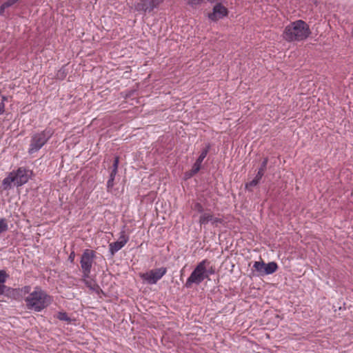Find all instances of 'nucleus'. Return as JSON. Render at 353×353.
Wrapping results in <instances>:
<instances>
[{
  "label": "nucleus",
  "mask_w": 353,
  "mask_h": 353,
  "mask_svg": "<svg viewBox=\"0 0 353 353\" xmlns=\"http://www.w3.org/2000/svg\"><path fill=\"white\" fill-rule=\"evenodd\" d=\"M30 290V288L29 287H24L23 288V293H28Z\"/></svg>",
  "instance_id": "nucleus-30"
},
{
  "label": "nucleus",
  "mask_w": 353,
  "mask_h": 353,
  "mask_svg": "<svg viewBox=\"0 0 353 353\" xmlns=\"http://www.w3.org/2000/svg\"><path fill=\"white\" fill-rule=\"evenodd\" d=\"M213 215L209 212H203L199 218V223L201 225H206L208 223H211Z\"/></svg>",
  "instance_id": "nucleus-13"
},
{
  "label": "nucleus",
  "mask_w": 353,
  "mask_h": 353,
  "mask_svg": "<svg viewBox=\"0 0 353 353\" xmlns=\"http://www.w3.org/2000/svg\"><path fill=\"white\" fill-rule=\"evenodd\" d=\"M57 319L60 321H70V317L65 312H59L57 314Z\"/></svg>",
  "instance_id": "nucleus-22"
},
{
  "label": "nucleus",
  "mask_w": 353,
  "mask_h": 353,
  "mask_svg": "<svg viewBox=\"0 0 353 353\" xmlns=\"http://www.w3.org/2000/svg\"><path fill=\"white\" fill-rule=\"evenodd\" d=\"M228 13V9L220 3H217L214 6L212 12L209 13L208 17L210 20L216 21L227 16Z\"/></svg>",
  "instance_id": "nucleus-10"
},
{
  "label": "nucleus",
  "mask_w": 353,
  "mask_h": 353,
  "mask_svg": "<svg viewBox=\"0 0 353 353\" xmlns=\"http://www.w3.org/2000/svg\"><path fill=\"white\" fill-rule=\"evenodd\" d=\"M52 134L51 130H46L34 134L30 141L28 153L32 154L39 151L50 138Z\"/></svg>",
  "instance_id": "nucleus-4"
},
{
  "label": "nucleus",
  "mask_w": 353,
  "mask_h": 353,
  "mask_svg": "<svg viewBox=\"0 0 353 353\" xmlns=\"http://www.w3.org/2000/svg\"><path fill=\"white\" fill-rule=\"evenodd\" d=\"M261 179H258V177L256 176L255 178L252 179L250 182L246 183L245 188L247 189H250L252 187L256 186Z\"/></svg>",
  "instance_id": "nucleus-20"
},
{
  "label": "nucleus",
  "mask_w": 353,
  "mask_h": 353,
  "mask_svg": "<svg viewBox=\"0 0 353 353\" xmlns=\"http://www.w3.org/2000/svg\"><path fill=\"white\" fill-rule=\"evenodd\" d=\"M27 306L34 311H41L50 303V297L47 296L41 289L36 288L26 299Z\"/></svg>",
  "instance_id": "nucleus-2"
},
{
  "label": "nucleus",
  "mask_w": 353,
  "mask_h": 353,
  "mask_svg": "<svg viewBox=\"0 0 353 353\" xmlns=\"http://www.w3.org/2000/svg\"><path fill=\"white\" fill-rule=\"evenodd\" d=\"M167 272L165 268H159L151 270L145 273L140 274L141 278L147 283L153 285L156 284Z\"/></svg>",
  "instance_id": "nucleus-6"
},
{
  "label": "nucleus",
  "mask_w": 353,
  "mask_h": 353,
  "mask_svg": "<svg viewBox=\"0 0 353 353\" xmlns=\"http://www.w3.org/2000/svg\"><path fill=\"white\" fill-rule=\"evenodd\" d=\"M22 185V171L19 168L17 172H12L2 181V186L5 190Z\"/></svg>",
  "instance_id": "nucleus-5"
},
{
  "label": "nucleus",
  "mask_w": 353,
  "mask_h": 353,
  "mask_svg": "<svg viewBox=\"0 0 353 353\" xmlns=\"http://www.w3.org/2000/svg\"><path fill=\"white\" fill-rule=\"evenodd\" d=\"M225 221L223 217L221 216H214L212 217V220L211 224L215 227L219 226V225L224 224Z\"/></svg>",
  "instance_id": "nucleus-16"
},
{
  "label": "nucleus",
  "mask_w": 353,
  "mask_h": 353,
  "mask_svg": "<svg viewBox=\"0 0 353 353\" xmlns=\"http://www.w3.org/2000/svg\"><path fill=\"white\" fill-rule=\"evenodd\" d=\"M124 245H125L119 241L111 243L109 245L110 252H111L112 254H114V253L120 250Z\"/></svg>",
  "instance_id": "nucleus-14"
},
{
  "label": "nucleus",
  "mask_w": 353,
  "mask_h": 353,
  "mask_svg": "<svg viewBox=\"0 0 353 353\" xmlns=\"http://www.w3.org/2000/svg\"><path fill=\"white\" fill-rule=\"evenodd\" d=\"M116 175H113L112 174H110V178L107 182V187L108 189L112 188L114 185V180Z\"/></svg>",
  "instance_id": "nucleus-23"
},
{
  "label": "nucleus",
  "mask_w": 353,
  "mask_h": 353,
  "mask_svg": "<svg viewBox=\"0 0 353 353\" xmlns=\"http://www.w3.org/2000/svg\"><path fill=\"white\" fill-rule=\"evenodd\" d=\"M128 240H129V236L125 234V232L124 231H121L120 232V236H119L118 241H121L122 243L125 245L127 243V242L128 241Z\"/></svg>",
  "instance_id": "nucleus-18"
},
{
  "label": "nucleus",
  "mask_w": 353,
  "mask_h": 353,
  "mask_svg": "<svg viewBox=\"0 0 353 353\" xmlns=\"http://www.w3.org/2000/svg\"><path fill=\"white\" fill-rule=\"evenodd\" d=\"M12 221H14L17 225L20 223V218L17 214L14 212V214L12 215Z\"/></svg>",
  "instance_id": "nucleus-26"
},
{
  "label": "nucleus",
  "mask_w": 353,
  "mask_h": 353,
  "mask_svg": "<svg viewBox=\"0 0 353 353\" xmlns=\"http://www.w3.org/2000/svg\"><path fill=\"white\" fill-rule=\"evenodd\" d=\"M5 99L4 97H3L2 101L0 103V114H3L5 110V104L3 102V100Z\"/></svg>",
  "instance_id": "nucleus-29"
},
{
  "label": "nucleus",
  "mask_w": 353,
  "mask_h": 353,
  "mask_svg": "<svg viewBox=\"0 0 353 353\" xmlns=\"http://www.w3.org/2000/svg\"><path fill=\"white\" fill-rule=\"evenodd\" d=\"M8 278V274L6 272L5 270H0V295L3 294L7 289V287L5 285V283Z\"/></svg>",
  "instance_id": "nucleus-12"
},
{
  "label": "nucleus",
  "mask_w": 353,
  "mask_h": 353,
  "mask_svg": "<svg viewBox=\"0 0 353 353\" xmlns=\"http://www.w3.org/2000/svg\"><path fill=\"white\" fill-rule=\"evenodd\" d=\"M202 0H186L187 3L191 6L199 4Z\"/></svg>",
  "instance_id": "nucleus-27"
},
{
  "label": "nucleus",
  "mask_w": 353,
  "mask_h": 353,
  "mask_svg": "<svg viewBox=\"0 0 353 353\" xmlns=\"http://www.w3.org/2000/svg\"><path fill=\"white\" fill-rule=\"evenodd\" d=\"M164 0H139L134 4V9L138 12H151L159 7Z\"/></svg>",
  "instance_id": "nucleus-7"
},
{
  "label": "nucleus",
  "mask_w": 353,
  "mask_h": 353,
  "mask_svg": "<svg viewBox=\"0 0 353 353\" xmlns=\"http://www.w3.org/2000/svg\"><path fill=\"white\" fill-rule=\"evenodd\" d=\"M93 258L94 252L89 250H85L81 256L80 263L84 277L89 276L93 262Z\"/></svg>",
  "instance_id": "nucleus-9"
},
{
  "label": "nucleus",
  "mask_w": 353,
  "mask_h": 353,
  "mask_svg": "<svg viewBox=\"0 0 353 353\" xmlns=\"http://www.w3.org/2000/svg\"><path fill=\"white\" fill-rule=\"evenodd\" d=\"M118 165H119V157H115L113 165H112V169L110 174H112L113 175L117 174Z\"/></svg>",
  "instance_id": "nucleus-21"
},
{
  "label": "nucleus",
  "mask_w": 353,
  "mask_h": 353,
  "mask_svg": "<svg viewBox=\"0 0 353 353\" xmlns=\"http://www.w3.org/2000/svg\"><path fill=\"white\" fill-rule=\"evenodd\" d=\"M267 164H268V159L265 158L263 159V161L261 165V167L256 175L258 177V179H261L262 176H263L265 170L266 169Z\"/></svg>",
  "instance_id": "nucleus-15"
},
{
  "label": "nucleus",
  "mask_w": 353,
  "mask_h": 353,
  "mask_svg": "<svg viewBox=\"0 0 353 353\" xmlns=\"http://www.w3.org/2000/svg\"><path fill=\"white\" fill-rule=\"evenodd\" d=\"M72 254H73V253H71V254H70V259H71V260H72Z\"/></svg>",
  "instance_id": "nucleus-32"
},
{
  "label": "nucleus",
  "mask_w": 353,
  "mask_h": 353,
  "mask_svg": "<svg viewBox=\"0 0 353 353\" xmlns=\"http://www.w3.org/2000/svg\"><path fill=\"white\" fill-rule=\"evenodd\" d=\"M31 174H32V172L31 171L23 170V183H26V181H27L28 178L30 177L31 176Z\"/></svg>",
  "instance_id": "nucleus-25"
},
{
  "label": "nucleus",
  "mask_w": 353,
  "mask_h": 353,
  "mask_svg": "<svg viewBox=\"0 0 353 353\" xmlns=\"http://www.w3.org/2000/svg\"><path fill=\"white\" fill-rule=\"evenodd\" d=\"M253 268L258 272L259 275H268L275 272L278 268V265L275 262H270L265 263L263 261H255Z\"/></svg>",
  "instance_id": "nucleus-8"
},
{
  "label": "nucleus",
  "mask_w": 353,
  "mask_h": 353,
  "mask_svg": "<svg viewBox=\"0 0 353 353\" xmlns=\"http://www.w3.org/2000/svg\"><path fill=\"white\" fill-rule=\"evenodd\" d=\"M214 274V269L211 266L210 268L207 267V278L211 274Z\"/></svg>",
  "instance_id": "nucleus-28"
},
{
  "label": "nucleus",
  "mask_w": 353,
  "mask_h": 353,
  "mask_svg": "<svg viewBox=\"0 0 353 353\" xmlns=\"http://www.w3.org/2000/svg\"><path fill=\"white\" fill-rule=\"evenodd\" d=\"M194 210H196L199 213L203 212V208L199 203H196L194 205Z\"/></svg>",
  "instance_id": "nucleus-24"
},
{
  "label": "nucleus",
  "mask_w": 353,
  "mask_h": 353,
  "mask_svg": "<svg viewBox=\"0 0 353 353\" xmlns=\"http://www.w3.org/2000/svg\"><path fill=\"white\" fill-rule=\"evenodd\" d=\"M5 10H1L0 9V14H2Z\"/></svg>",
  "instance_id": "nucleus-31"
},
{
  "label": "nucleus",
  "mask_w": 353,
  "mask_h": 353,
  "mask_svg": "<svg viewBox=\"0 0 353 353\" xmlns=\"http://www.w3.org/2000/svg\"><path fill=\"white\" fill-rule=\"evenodd\" d=\"M8 229V224L6 223V219H0V234L7 231Z\"/></svg>",
  "instance_id": "nucleus-19"
},
{
  "label": "nucleus",
  "mask_w": 353,
  "mask_h": 353,
  "mask_svg": "<svg viewBox=\"0 0 353 353\" xmlns=\"http://www.w3.org/2000/svg\"><path fill=\"white\" fill-rule=\"evenodd\" d=\"M209 265L210 261L207 259H204L199 263L188 278L185 283V287L190 288L192 284L199 285L203 281L207 278V266H209Z\"/></svg>",
  "instance_id": "nucleus-3"
},
{
  "label": "nucleus",
  "mask_w": 353,
  "mask_h": 353,
  "mask_svg": "<svg viewBox=\"0 0 353 353\" xmlns=\"http://www.w3.org/2000/svg\"><path fill=\"white\" fill-rule=\"evenodd\" d=\"M310 34L308 25L303 20H297L287 26L283 32V38L288 41H302Z\"/></svg>",
  "instance_id": "nucleus-1"
},
{
  "label": "nucleus",
  "mask_w": 353,
  "mask_h": 353,
  "mask_svg": "<svg viewBox=\"0 0 353 353\" xmlns=\"http://www.w3.org/2000/svg\"><path fill=\"white\" fill-rule=\"evenodd\" d=\"M208 150H209V146H208L206 148H205L201 152L199 158L196 159V162L194 163V165L192 166V169L191 170L192 174L197 173L199 171V170L201 169V163H202L203 159L206 157Z\"/></svg>",
  "instance_id": "nucleus-11"
},
{
  "label": "nucleus",
  "mask_w": 353,
  "mask_h": 353,
  "mask_svg": "<svg viewBox=\"0 0 353 353\" xmlns=\"http://www.w3.org/2000/svg\"><path fill=\"white\" fill-rule=\"evenodd\" d=\"M20 0H8L1 6V10H5L6 8L13 6Z\"/></svg>",
  "instance_id": "nucleus-17"
}]
</instances>
